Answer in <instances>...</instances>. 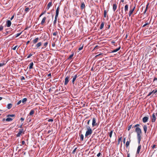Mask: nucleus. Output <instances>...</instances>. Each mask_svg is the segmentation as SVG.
Here are the masks:
<instances>
[{
	"label": "nucleus",
	"instance_id": "20",
	"mask_svg": "<svg viewBox=\"0 0 157 157\" xmlns=\"http://www.w3.org/2000/svg\"><path fill=\"white\" fill-rule=\"evenodd\" d=\"M121 48V47H119L118 48L115 49H114V50H113L111 52H117V51H118V50H119Z\"/></svg>",
	"mask_w": 157,
	"mask_h": 157
},
{
	"label": "nucleus",
	"instance_id": "64",
	"mask_svg": "<svg viewBox=\"0 0 157 157\" xmlns=\"http://www.w3.org/2000/svg\"><path fill=\"white\" fill-rule=\"evenodd\" d=\"M156 80H157V78H156V77L154 78L153 81H155Z\"/></svg>",
	"mask_w": 157,
	"mask_h": 157
},
{
	"label": "nucleus",
	"instance_id": "47",
	"mask_svg": "<svg viewBox=\"0 0 157 157\" xmlns=\"http://www.w3.org/2000/svg\"><path fill=\"white\" fill-rule=\"evenodd\" d=\"M57 33V32H55L53 33V35L54 36H56Z\"/></svg>",
	"mask_w": 157,
	"mask_h": 157
},
{
	"label": "nucleus",
	"instance_id": "54",
	"mask_svg": "<svg viewBox=\"0 0 157 157\" xmlns=\"http://www.w3.org/2000/svg\"><path fill=\"white\" fill-rule=\"evenodd\" d=\"M33 55L31 54H30L27 57V58H30L31 56Z\"/></svg>",
	"mask_w": 157,
	"mask_h": 157
},
{
	"label": "nucleus",
	"instance_id": "28",
	"mask_svg": "<svg viewBox=\"0 0 157 157\" xmlns=\"http://www.w3.org/2000/svg\"><path fill=\"white\" fill-rule=\"evenodd\" d=\"M73 14L75 16H76L78 14L77 10L76 9L74 10Z\"/></svg>",
	"mask_w": 157,
	"mask_h": 157
},
{
	"label": "nucleus",
	"instance_id": "56",
	"mask_svg": "<svg viewBox=\"0 0 157 157\" xmlns=\"http://www.w3.org/2000/svg\"><path fill=\"white\" fill-rule=\"evenodd\" d=\"M21 100H20V101H19L17 103V105H18L20 104L21 103Z\"/></svg>",
	"mask_w": 157,
	"mask_h": 157
},
{
	"label": "nucleus",
	"instance_id": "51",
	"mask_svg": "<svg viewBox=\"0 0 157 157\" xmlns=\"http://www.w3.org/2000/svg\"><path fill=\"white\" fill-rule=\"evenodd\" d=\"M17 45H16L12 48V49L14 50H16V48L17 47Z\"/></svg>",
	"mask_w": 157,
	"mask_h": 157
},
{
	"label": "nucleus",
	"instance_id": "9",
	"mask_svg": "<svg viewBox=\"0 0 157 157\" xmlns=\"http://www.w3.org/2000/svg\"><path fill=\"white\" fill-rule=\"evenodd\" d=\"M148 117L146 116L144 117L143 118L142 121L144 123H146L148 121Z\"/></svg>",
	"mask_w": 157,
	"mask_h": 157
},
{
	"label": "nucleus",
	"instance_id": "50",
	"mask_svg": "<svg viewBox=\"0 0 157 157\" xmlns=\"http://www.w3.org/2000/svg\"><path fill=\"white\" fill-rule=\"evenodd\" d=\"M53 121V120L52 119H50L48 120V122H52Z\"/></svg>",
	"mask_w": 157,
	"mask_h": 157
},
{
	"label": "nucleus",
	"instance_id": "62",
	"mask_svg": "<svg viewBox=\"0 0 157 157\" xmlns=\"http://www.w3.org/2000/svg\"><path fill=\"white\" fill-rule=\"evenodd\" d=\"M20 120L22 121H23L24 120V118L23 117H21L20 119Z\"/></svg>",
	"mask_w": 157,
	"mask_h": 157
},
{
	"label": "nucleus",
	"instance_id": "12",
	"mask_svg": "<svg viewBox=\"0 0 157 157\" xmlns=\"http://www.w3.org/2000/svg\"><path fill=\"white\" fill-rule=\"evenodd\" d=\"M77 77V74L73 76L72 81V83L73 84H74L75 81V80L76 78Z\"/></svg>",
	"mask_w": 157,
	"mask_h": 157
},
{
	"label": "nucleus",
	"instance_id": "11",
	"mask_svg": "<svg viewBox=\"0 0 157 157\" xmlns=\"http://www.w3.org/2000/svg\"><path fill=\"white\" fill-rule=\"evenodd\" d=\"M59 6L56 9V16L58 17L59 15Z\"/></svg>",
	"mask_w": 157,
	"mask_h": 157
},
{
	"label": "nucleus",
	"instance_id": "40",
	"mask_svg": "<svg viewBox=\"0 0 157 157\" xmlns=\"http://www.w3.org/2000/svg\"><path fill=\"white\" fill-rule=\"evenodd\" d=\"M113 131L112 130L109 133V136L110 138H111Z\"/></svg>",
	"mask_w": 157,
	"mask_h": 157
},
{
	"label": "nucleus",
	"instance_id": "29",
	"mask_svg": "<svg viewBox=\"0 0 157 157\" xmlns=\"http://www.w3.org/2000/svg\"><path fill=\"white\" fill-rule=\"evenodd\" d=\"M74 55V53H73L71 55H70L69 56V57L68 58V59H71L73 57Z\"/></svg>",
	"mask_w": 157,
	"mask_h": 157
},
{
	"label": "nucleus",
	"instance_id": "32",
	"mask_svg": "<svg viewBox=\"0 0 157 157\" xmlns=\"http://www.w3.org/2000/svg\"><path fill=\"white\" fill-rule=\"evenodd\" d=\"M80 48H78V50L79 51H80L83 48V44H80Z\"/></svg>",
	"mask_w": 157,
	"mask_h": 157
},
{
	"label": "nucleus",
	"instance_id": "15",
	"mask_svg": "<svg viewBox=\"0 0 157 157\" xmlns=\"http://www.w3.org/2000/svg\"><path fill=\"white\" fill-rule=\"evenodd\" d=\"M39 40V38L38 37H36L33 40V43L34 44H35L38 41V40Z\"/></svg>",
	"mask_w": 157,
	"mask_h": 157
},
{
	"label": "nucleus",
	"instance_id": "14",
	"mask_svg": "<svg viewBox=\"0 0 157 157\" xmlns=\"http://www.w3.org/2000/svg\"><path fill=\"white\" fill-rule=\"evenodd\" d=\"M143 127L144 133L145 134H146L147 129V126L146 125H144Z\"/></svg>",
	"mask_w": 157,
	"mask_h": 157
},
{
	"label": "nucleus",
	"instance_id": "49",
	"mask_svg": "<svg viewBox=\"0 0 157 157\" xmlns=\"http://www.w3.org/2000/svg\"><path fill=\"white\" fill-rule=\"evenodd\" d=\"M77 148H75L74 150L72 151V153L73 154H75V151H76L77 149Z\"/></svg>",
	"mask_w": 157,
	"mask_h": 157
},
{
	"label": "nucleus",
	"instance_id": "60",
	"mask_svg": "<svg viewBox=\"0 0 157 157\" xmlns=\"http://www.w3.org/2000/svg\"><path fill=\"white\" fill-rule=\"evenodd\" d=\"M21 144L22 145H24L25 144V142L24 141H22Z\"/></svg>",
	"mask_w": 157,
	"mask_h": 157
},
{
	"label": "nucleus",
	"instance_id": "41",
	"mask_svg": "<svg viewBox=\"0 0 157 157\" xmlns=\"http://www.w3.org/2000/svg\"><path fill=\"white\" fill-rule=\"evenodd\" d=\"M22 33V32H21L20 33H17L16 35V37H17L19 36Z\"/></svg>",
	"mask_w": 157,
	"mask_h": 157
},
{
	"label": "nucleus",
	"instance_id": "55",
	"mask_svg": "<svg viewBox=\"0 0 157 157\" xmlns=\"http://www.w3.org/2000/svg\"><path fill=\"white\" fill-rule=\"evenodd\" d=\"M149 3H148L147 4V5H146V9H147H147H148V6L149 5Z\"/></svg>",
	"mask_w": 157,
	"mask_h": 157
},
{
	"label": "nucleus",
	"instance_id": "39",
	"mask_svg": "<svg viewBox=\"0 0 157 157\" xmlns=\"http://www.w3.org/2000/svg\"><path fill=\"white\" fill-rule=\"evenodd\" d=\"M122 137H121L119 138L118 140V144H119L120 142H121L122 140Z\"/></svg>",
	"mask_w": 157,
	"mask_h": 157
},
{
	"label": "nucleus",
	"instance_id": "23",
	"mask_svg": "<svg viewBox=\"0 0 157 157\" xmlns=\"http://www.w3.org/2000/svg\"><path fill=\"white\" fill-rule=\"evenodd\" d=\"M58 17L56 16L55 17V20L53 22V24L54 25H55L56 23L57 19Z\"/></svg>",
	"mask_w": 157,
	"mask_h": 157
},
{
	"label": "nucleus",
	"instance_id": "19",
	"mask_svg": "<svg viewBox=\"0 0 157 157\" xmlns=\"http://www.w3.org/2000/svg\"><path fill=\"white\" fill-rule=\"evenodd\" d=\"M12 104L11 103H9L7 105V108L8 109H10L12 106Z\"/></svg>",
	"mask_w": 157,
	"mask_h": 157
},
{
	"label": "nucleus",
	"instance_id": "2",
	"mask_svg": "<svg viewBox=\"0 0 157 157\" xmlns=\"http://www.w3.org/2000/svg\"><path fill=\"white\" fill-rule=\"evenodd\" d=\"M156 116L157 114L155 113H153L151 117V121L152 122H154L156 120Z\"/></svg>",
	"mask_w": 157,
	"mask_h": 157
},
{
	"label": "nucleus",
	"instance_id": "34",
	"mask_svg": "<svg viewBox=\"0 0 157 157\" xmlns=\"http://www.w3.org/2000/svg\"><path fill=\"white\" fill-rule=\"evenodd\" d=\"M84 136L83 134H81L80 135V139L81 141H83V140Z\"/></svg>",
	"mask_w": 157,
	"mask_h": 157
},
{
	"label": "nucleus",
	"instance_id": "58",
	"mask_svg": "<svg viewBox=\"0 0 157 157\" xmlns=\"http://www.w3.org/2000/svg\"><path fill=\"white\" fill-rule=\"evenodd\" d=\"M101 155V153L100 152L97 155V156L98 157H99Z\"/></svg>",
	"mask_w": 157,
	"mask_h": 157
},
{
	"label": "nucleus",
	"instance_id": "5",
	"mask_svg": "<svg viewBox=\"0 0 157 157\" xmlns=\"http://www.w3.org/2000/svg\"><path fill=\"white\" fill-rule=\"evenodd\" d=\"M23 132V133H24L23 129H19L18 133L16 135V136L17 137H20L21 133Z\"/></svg>",
	"mask_w": 157,
	"mask_h": 157
},
{
	"label": "nucleus",
	"instance_id": "4",
	"mask_svg": "<svg viewBox=\"0 0 157 157\" xmlns=\"http://www.w3.org/2000/svg\"><path fill=\"white\" fill-rule=\"evenodd\" d=\"M92 125L93 127L97 126L98 125V124L96 123V119L95 118H94L93 119Z\"/></svg>",
	"mask_w": 157,
	"mask_h": 157
},
{
	"label": "nucleus",
	"instance_id": "30",
	"mask_svg": "<svg viewBox=\"0 0 157 157\" xmlns=\"http://www.w3.org/2000/svg\"><path fill=\"white\" fill-rule=\"evenodd\" d=\"M46 12V10H45L43 12L41 13V14L40 15V16H39V17H41L42 15H44V14H45Z\"/></svg>",
	"mask_w": 157,
	"mask_h": 157
},
{
	"label": "nucleus",
	"instance_id": "63",
	"mask_svg": "<svg viewBox=\"0 0 157 157\" xmlns=\"http://www.w3.org/2000/svg\"><path fill=\"white\" fill-rule=\"evenodd\" d=\"M21 79V80H25V78L24 77L22 76Z\"/></svg>",
	"mask_w": 157,
	"mask_h": 157
},
{
	"label": "nucleus",
	"instance_id": "59",
	"mask_svg": "<svg viewBox=\"0 0 157 157\" xmlns=\"http://www.w3.org/2000/svg\"><path fill=\"white\" fill-rule=\"evenodd\" d=\"M51 74L50 73L48 75V77H51Z\"/></svg>",
	"mask_w": 157,
	"mask_h": 157
},
{
	"label": "nucleus",
	"instance_id": "24",
	"mask_svg": "<svg viewBox=\"0 0 157 157\" xmlns=\"http://www.w3.org/2000/svg\"><path fill=\"white\" fill-rule=\"evenodd\" d=\"M7 117L8 118H7L6 119V121H12L13 119L12 118H10V117Z\"/></svg>",
	"mask_w": 157,
	"mask_h": 157
},
{
	"label": "nucleus",
	"instance_id": "10",
	"mask_svg": "<svg viewBox=\"0 0 157 157\" xmlns=\"http://www.w3.org/2000/svg\"><path fill=\"white\" fill-rule=\"evenodd\" d=\"M11 24V22L10 20H8L6 21V25L7 27H9Z\"/></svg>",
	"mask_w": 157,
	"mask_h": 157
},
{
	"label": "nucleus",
	"instance_id": "18",
	"mask_svg": "<svg viewBox=\"0 0 157 157\" xmlns=\"http://www.w3.org/2000/svg\"><path fill=\"white\" fill-rule=\"evenodd\" d=\"M85 7V5L84 2H83L82 3L81 6L80 8L81 10H83Z\"/></svg>",
	"mask_w": 157,
	"mask_h": 157
},
{
	"label": "nucleus",
	"instance_id": "48",
	"mask_svg": "<svg viewBox=\"0 0 157 157\" xmlns=\"http://www.w3.org/2000/svg\"><path fill=\"white\" fill-rule=\"evenodd\" d=\"M3 27L2 25L0 26V31L2 30L3 29Z\"/></svg>",
	"mask_w": 157,
	"mask_h": 157
},
{
	"label": "nucleus",
	"instance_id": "43",
	"mask_svg": "<svg viewBox=\"0 0 157 157\" xmlns=\"http://www.w3.org/2000/svg\"><path fill=\"white\" fill-rule=\"evenodd\" d=\"M29 8H28V7H26L25 8V11L27 12H28L29 10Z\"/></svg>",
	"mask_w": 157,
	"mask_h": 157
},
{
	"label": "nucleus",
	"instance_id": "13",
	"mask_svg": "<svg viewBox=\"0 0 157 157\" xmlns=\"http://www.w3.org/2000/svg\"><path fill=\"white\" fill-rule=\"evenodd\" d=\"M42 45V43L41 42H38L35 45V47L37 49L40 47Z\"/></svg>",
	"mask_w": 157,
	"mask_h": 157
},
{
	"label": "nucleus",
	"instance_id": "52",
	"mask_svg": "<svg viewBox=\"0 0 157 157\" xmlns=\"http://www.w3.org/2000/svg\"><path fill=\"white\" fill-rule=\"evenodd\" d=\"M5 65V64L4 63H0V67H1Z\"/></svg>",
	"mask_w": 157,
	"mask_h": 157
},
{
	"label": "nucleus",
	"instance_id": "45",
	"mask_svg": "<svg viewBox=\"0 0 157 157\" xmlns=\"http://www.w3.org/2000/svg\"><path fill=\"white\" fill-rule=\"evenodd\" d=\"M150 24L149 23H148V22H147V23H146V24H144L142 26L143 27H145V26H146V25H149V24Z\"/></svg>",
	"mask_w": 157,
	"mask_h": 157
},
{
	"label": "nucleus",
	"instance_id": "7",
	"mask_svg": "<svg viewBox=\"0 0 157 157\" xmlns=\"http://www.w3.org/2000/svg\"><path fill=\"white\" fill-rule=\"evenodd\" d=\"M52 5V2H49L47 6V7L45 8V10L46 11L48 10L50 7Z\"/></svg>",
	"mask_w": 157,
	"mask_h": 157
},
{
	"label": "nucleus",
	"instance_id": "27",
	"mask_svg": "<svg viewBox=\"0 0 157 157\" xmlns=\"http://www.w3.org/2000/svg\"><path fill=\"white\" fill-rule=\"evenodd\" d=\"M48 44V41L47 40V41L45 42L44 44V48H46Z\"/></svg>",
	"mask_w": 157,
	"mask_h": 157
},
{
	"label": "nucleus",
	"instance_id": "3",
	"mask_svg": "<svg viewBox=\"0 0 157 157\" xmlns=\"http://www.w3.org/2000/svg\"><path fill=\"white\" fill-rule=\"evenodd\" d=\"M92 131L91 130H87L85 134V136L87 137L88 136L92 134Z\"/></svg>",
	"mask_w": 157,
	"mask_h": 157
},
{
	"label": "nucleus",
	"instance_id": "61",
	"mask_svg": "<svg viewBox=\"0 0 157 157\" xmlns=\"http://www.w3.org/2000/svg\"><path fill=\"white\" fill-rule=\"evenodd\" d=\"M98 46L96 45L94 48V50L98 48Z\"/></svg>",
	"mask_w": 157,
	"mask_h": 157
},
{
	"label": "nucleus",
	"instance_id": "37",
	"mask_svg": "<svg viewBox=\"0 0 157 157\" xmlns=\"http://www.w3.org/2000/svg\"><path fill=\"white\" fill-rule=\"evenodd\" d=\"M130 142V140L129 141H127L126 144H125V146L126 147H127L129 146V144Z\"/></svg>",
	"mask_w": 157,
	"mask_h": 157
},
{
	"label": "nucleus",
	"instance_id": "8",
	"mask_svg": "<svg viewBox=\"0 0 157 157\" xmlns=\"http://www.w3.org/2000/svg\"><path fill=\"white\" fill-rule=\"evenodd\" d=\"M135 6H134V7H133V8L132 9H131L129 11V14H128L129 17H130L131 16V15L133 11L135 10Z\"/></svg>",
	"mask_w": 157,
	"mask_h": 157
},
{
	"label": "nucleus",
	"instance_id": "1",
	"mask_svg": "<svg viewBox=\"0 0 157 157\" xmlns=\"http://www.w3.org/2000/svg\"><path fill=\"white\" fill-rule=\"evenodd\" d=\"M136 125V128H135V131L136 133L138 141L139 144L141 140L142 132L141 129L139 127L140 126V124H137Z\"/></svg>",
	"mask_w": 157,
	"mask_h": 157
},
{
	"label": "nucleus",
	"instance_id": "31",
	"mask_svg": "<svg viewBox=\"0 0 157 157\" xmlns=\"http://www.w3.org/2000/svg\"><path fill=\"white\" fill-rule=\"evenodd\" d=\"M15 116V114H8L7 115V117H14Z\"/></svg>",
	"mask_w": 157,
	"mask_h": 157
},
{
	"label": "nucleus",
	"instance_id": "16",
	"mask_svg": "<svg viewBox=\"0 0 157 157\" xmlns=\"http://www.w3.org/2000/svg\"><path fill=\"white\" fill-rule=\"evenodd\" d=\"M46 20V17H44L42 19V20L41 22V25H43L44 24L45 21Z\"/></svg>",
	"mask_w": 157,
	"mask_h": 157
},
{
	"label": "nucleus",
	"instance_id": "21",
	"mask_svg": "<svg viewBox=\"0 0 157 157\" xmlns=\"http://www.w3.org/2000/svg\"><path fill=\"white\" fill-rule=\"evenodd\" d=\"M33 62L31 63L29 65V69H31L33 68Z\"/></svg>",
	"mask_w": 157,
	"mask_h": 157
},
{
	"label": "nucleus",
	"instance_id": "53",
	"mask_svg": "<svg viewBox=\"0 0 157 157\" xmlns=\"http://www.w3.org/2000/svg\"><path fill=\"white\" fill-rule=\"evenodd\" d=\"M87 125H89L90 124V120H87Z\"/></svg>",
	"mask_w": 157,
	"mask_h": 157
},
{
	"label": "nucleus",
	"instance_id": "33",
	"mask_svg": "<svg viewBox=\"0 0 157 157\" xmlns=\"http://www.w3.org/2000/svg\"><path fill=\"white\" fill-rule=\"evenodd\" d=\"M27 101V99L26 98H23L22 101V102L23 103H25V102H26Z\"/></svg>",
	"mask_w": 157,
	"mask_h": 157
},
{
	"label": "nucleus",
	"instance_id": "38",
	"mask_svg": "<svg viewBox=\"0 0 157 157\" xmlns=\"http://www.w3.org/2000/svg\"><path fill=\"white\" fill-rule=\"evenodd\" d=\"M141 148H138L136 152V154H139Z\"/></svg>",
	"mask_w": 157,
	"mask_h": 157
},
{
	"label": "nucleus",
	"instance_id": "26",
	"mask_svg": "<svg viewBox=\"0 0 157 157\" xmlns=\"http://www.w3.org/2000/svg\"><path fill=\"white\" fill-rule=\"evenodd\" d=\"M34 113V111L33 110H31L29 113V115L30 116H32Z\"/></svg>",
	"mask_w": 157,
	"mask_h": 157
},
{
	"label": "nucleus",
	"instance_id": "17",
	"mask_svg": "<svg viewBox=\"0 0 157 157\" xmlns=\"http://www.w3.org/2000/svg\"><path fill=\"white\" fill-rule=\"evenodd\" d=\"M117 8V5L116 3H114L113 5V10L114 11H115Z\"/></svg>",
	"mask_w": 157,
	"mask_h": 157
},
{
	"label": "nucleus",
	"instance_id": "44",
	"mask_svg": "<svg viewBox=\"0 0 157 157\" xmlns=\"http://www.w3.org/2000/svg\"><path fill=\"white\" fill-rule=\"evenodd\" d=\"M107 13V12L106 10H105L104 11V17H106V14Z\"/></svg>",
	"mask_w": 157,
	"mask_h": 157
},
{
	"label": "nucleus",
	"instance_id": "35",
	"mask_svg": "<svg viewBox=\"0 0 157 157\" xmlns=\"http://www.w3.org/2000/svg\"><path fill=\"white\" fill-rule=\"evenodd\" d=\"M86 129H87V130H91V128L88 125H86Z\"/></svg>",
	"mask_w": 157,
	"mask_h": 157
},
{
	"label": "nucleus",
	"instance_id": "42",
	"mask_svg": "<svg viewBox=\"0 0 157 157\" xmlns=\"http://www.w3.org/2000/svg\"><path fill=\"white\" fill-rule=\"evenodd\" d=\"M132 125L131 124L128 127V131L130 130V129L132 127Z\"/></svg>",
	"mask_w": 157,
	"mask_h": 157
},
{
	"label": "nucleus",
	"instance_id": "22",
	"mask_svg": "<svg viewBox=\"0 0 157 157\" xmlns=\"http://www.w3.org/2000/svg\"><path fill=\"white\" fill-rule=\"evenodd\" d=\"M124 10L126 12V11H128V5L127 4L125 5V7H124Z\"/></svg>",
	"mask_w": 157,
	"mask_h": 157
},
{
	"label": "nucleus",
	"instance_id": "25",
	"mask_svg": "<svg viewBox=\"0 0 157 157\" xmlns=\"http://www.w3.org/2000/svg\"><path fill=\"white\" fill-rule=\"evenodd\" d=\"M104 26V23L103 22H101L100 25V29H101L103 28Z\"/></svg>",
	"mask_w": 157,
	"mask_h": 157
},
{
	"label": "nucleus",
	"instance_id": "46",
	"mask_svg": "<svg viewBox=\"0 0 157 157\" xmlns=\"http://www.w3.org/2000/svg\"><path fill=\"white\" fill-rule=\"evenodd\" d=\"M152 92V93H153L154 94H155L156 92H157V89L155 90H154Z\"/></svg>",
	"mask_w": 157,
	"mask_h": 157
},
{
	"label": "nucleus",
	"instance_id": "6",
	"mask_svg": "<svg viewBox=\"0 0 157 157\" xmlns=\"http://www.w3.org/2000/svg\"><path fill=\"white\" fill-rule=\"evenodd\" d=\"M69 76H67L65 78L64 83V85H66L67 84L69 81Z\"/></svg>",
	"mask_w": 157,
	"mask_h": 157
},
{
	"label": "nucleus",
	"instance_id": "57",
	"mask_svg": "<svg viewBox=\"0 0 157 157\" xmlns=\"http://www.w3.org/2000/svg\"><path fill=\"white\" fill-rule=\"evenodd\" d=\"M152 93V92H150L149 94H148V95H147V96H150V95H151V94Z\"/></svg>",
	"mask_w": 157,
	"mask_h": 157
},
{
	"label": "nucleus",
	"instance_id": "36",
	"mask_svg": "<svg viewBox=\"0 0 157 157\" xmlns=\"http://www.w3.org/2000/svg\"><path fill=\"white\" fill-rule=\"evenodd\" d=\"M86 129H87V130H91V128L88 125H86Z\"/></svg>",
	"mask_w": 157,
	"mask_h": 157
}]
</instances>
